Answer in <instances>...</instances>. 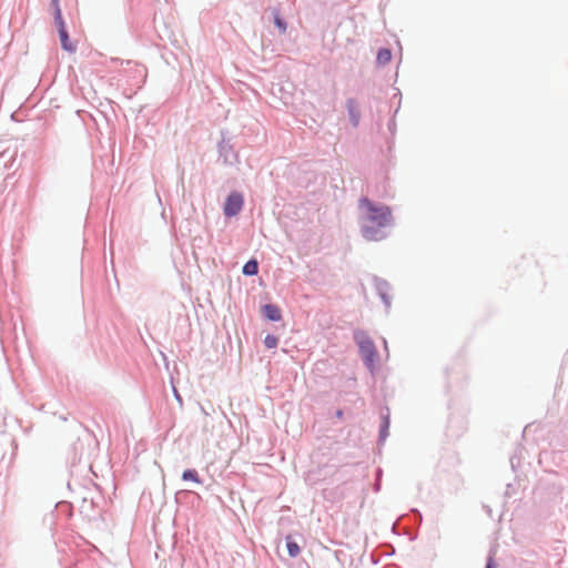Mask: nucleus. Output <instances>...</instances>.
<instances>
[{
  "mask_svg": "<svg viewBox=\"0 0 568 568\" xmlns=\"http://www.w3.org/2000/svg\"><path fill=\"white\" fill-rule=\"evenodd\" d=\"M486 568H494V566H493V558H489Z\"/></svg>",
  "mask_w": 568,
  "mask_h": 568,
  "instance_id": "4468645a",
  "label": "nucleus"
},
{
  "mask_svg": "<svg viewBox=\"0 0 568 568\" xmlns=\"http://www.w3.org/2000/svg\"><path fill=\"white\" fill-rule=\"evenodd\" d=\"M276 24L283 29V31L285 30V27L282 24V22L277 19L276 20Z\"/></svg>",
  "mask_w": 568,
  "mask_h": 568,
  "instance_id": "2eb2a0df",
  "label": "nucleus"
},
{
  "mask_svg": "<svg viewBox=\"0 0 568 568\" xmlns=\"http://www.w3.org/2000/svg\"><path fill=\"white\" fill-rule=\"evenodd\" d=\"M392 59V52L388 49H381L377 53V61L382 64H386Z\"/></svg>",
  "mask_w": 568,
  "mask_h": 568,
  "instance_id": "9d476101",
  "label": "nucleus"
},
{
  "mask_svg": "<svg viewBox=\"0 0 568 568\" xmlns=\"http://www.w3.org/2000/svg\"><path fill=\"white\" fill-rule=\"evenodd\" d=\"M286 547L291 557H297L301 552V548L297 542L293 541L291 537L286 538Z\"/></svg>",
  "mask_w": 568,
  "mask_h": 568,
  "instance_id": "6e6552de",
  "label": "nucleus"
},
{
  "mask_svg": "<svg viewBox=\"0 0 568 568\" xmlns=\"http://www.w3.org/2000/svg\"><path fill=\"white\" fill-rule=\"evenodd\" d=\"M258 272V264L255 260H251L243 266V273L245 275H255Z\"/></svg>",
  "mask_w": 568,
  "mask_h": 568,
  "instance_id": "0eeeda50",
  "label": "nucleus"
},
{
  "mask_svg": "<svg viewBox=\"0 0 568 568\" xmlns=\"http://www.w3.org/2000/svg\"><path fill=\"white\" fill-rule=\"evenodd\" d=\"M182 478L184 480H192V481L197 483V484L201 483V480L199 478V475H197V473L194 469H186V470H184V473L182 475Z\"/></svg>",
  "mask_w": 568,
  "mask_h": 568,
  "instance_id": "9b49d317",
  "label": "nucleus"
},
{
  "mask_svg": "<svg viewBox=\"0 0 568 568\" xmlns=\"http://www.w3.org/2000/svg\"><path fill=\"white\" fill-rule=\"evenodd\" d=\"M362 233L363 236L369 241H377L382 239L381 232L374 227L364 226Z\"/></svg>",
  "mask_w": 568,
  "mask_h": 568,
  "instance_id": "423d86ee",
  "label": "nucleus"
},
{
  "mask_svg": "<svg viewBox=\"0 0 568 568\" xmlns=\"http://www.w3.org/2000/svg\"><path fill=\"white\" fill-rule=\"evenodd\" d=\"M263 314L270 321H280L282 318L281 311L276 305L266 304L263 306Z\"/></svg>",
  "mask_w": 568,
  "mask_h": 568,
  "instance_id": "39448f33",
  "label": "nucleus"
},
{
  "mask_svg": "<svg viewBox=\"0 0 568 568\" xmlns=\"http://www.w3.org/2000/svg\"><path fill=\"white\" fill-rule=\"evenodd\" d=\"M359 206L366 211L367 219L376 223L378 227H384L390 222L392 213L389 207L385 205L377 206L366 197L359 201Z\"/></svg>",
  "mask_w": 568,
  "mask_h": 568,
  "instance_id": "f257e3e1",
  "label": "nucleus"
},
{
  "mask_svg": "<svg viewBox=\"0 0 568 568\" xmlns=\"http://www.w3.org/2000/svg\"><path fill=\"white\" fill-rule=\"evenodd\" d=\"M243 195L239 192H232L224 204V214L226 216H234L239 214L243 207Z\"/></svg>",
  "mask_w": 568,
  "mask_h": 568,
  "instance_id": "7ed1b4c3",
  "label": "nucleus"
},
{
  "mask_svg": "<svg viewBox=\"0 0 568 568\" xmlns=\"http://www.w3.org/2000/svg\"><path fill=\"white\" fill-rule=\"evenodd\" d=\"M52 6L54 8V21L57 22V12H59L62 16V12H61V9H60V4H59V0H52Z\"/></svg>",
  "mask_w": 568,
  "mask_h": 568,
  "instance_id": "ddd939ff",
  "label": "nucleus"
},
{
  "mask_svg": "<svg viewBox=\"0 0 568 568\" xmlns=\"http://www.w3.org/2000/svg\"><path fill=\"white\" fill-rule=\"evenodd\" d=\"M61 47L68 52H75V45L71 42L62 16L57 12V22Z\"/></svg>",
  "mask_w": 568,
  "mask_h": 568,
  "instance_id": "20e7f679",
  "label": "nucleus"
},
{
  "mask_svg": "<svg viewBox=\"0 0 568 568\" xmlns=\"http://www.w3.org/2000/svg\"><path fill=\"white\" fill-rule=\"evenodd\" d=\"M347 109H348L349 115H351L354 124H357L359 114H358L356 103L354 100L347 101Z\"/></svg>",
  "mask_w": 568,
  "mask_h": 568,
  "instance_id": "1a4fd4ad",
  "label": "nucleus"
},
{
  "mask_svg": "<svg viewBox=\"0 0 568 568\" xmlns=\"http://www.w3.org/2000/svg\"><path fill=\"white\" fill-rule=\"evenodd\" d=\"M355 338L365 364L369 368H373L376 361V351L373 341L365 333H357Z\"/></svg>",
  "mask_w": 568,
  "mask_h": 568,
  "instance_id": "f03ea898",
  "label": "nucleus"
},
{
  "mask_svg": "<svg viewBox=\"0 0 568 568\" xmlns=\"http://www.w3.org/2000/svg\"><path fill=\"white\" fill-rule=\"evenodd\" d=\"M264 344L267 348H275L278 344V338L275 335H266L264 338Z\"/></svg>",
  "mask_w": 568,
  "mask_h": 568,
  "instance_id": "f8f14e48",
  "label": "nucleus"
}]
</instances>
